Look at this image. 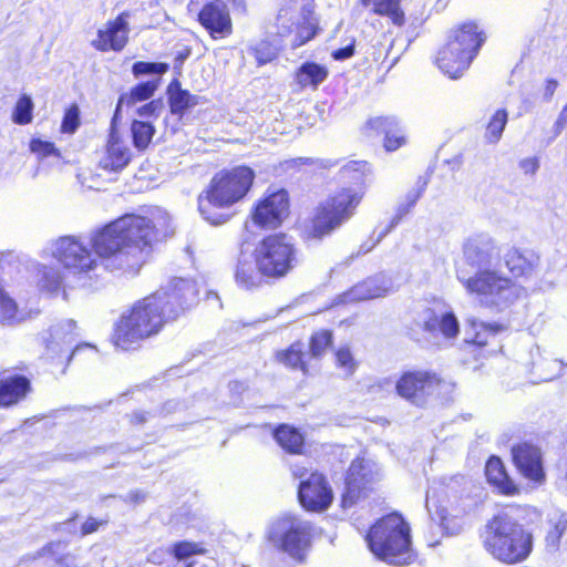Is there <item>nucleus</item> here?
<instances>
[{
    "instance_id": "nucleus-1",
    "label": "nucleus",
    "mask_w": 567,
    "mask_h": 567,
    "mask_svg": "<svg viewBox=\"0 0 567 567\" xmlns=\"http://www.w3.org/2000/svg\"><path fill=\"white\" fill-rule=\"evenodd\" d=\"M174 234L172 218L163 209L123 216L95 229L90 238L91 250L102 259L128 274H137L147 262L156 244Z\"/></svg>"
},
{
    "instance_id": "nucleus-2",
    "label": "nucleus",
    "mask_w": 567,
    "mask_h": 567,
    "mask_svg": "<svg viewBox=\"0 0 567 567\" xmlns=\"http://www.w3.org/2000/svg\"><path fill=\"white\" fill-rule=\"evenodd\" d=\"M187 291L184 282L171 284L135 300L113 323V347L123 352L141 350L189 310Z\"/></svg>"
},
{
    "instance_id": "nucleus-3",
    "label": "nucleus",
    "mask_w": 567,
    "mask_h": 567,
    "mask_svg": "<svg viewBox=\"0 0 567 567\" xmlns=\"http://www.w3.org/2000/svg\"><path fill=\"white\" fill-rule=\"evenodd\" d=\"M370 164L367 161H349L338 172L340 187L320 202L309 218L306 237L322 239L347 223L361 205L367 189Z\"/></svg>"
},
{
    "instance_id": "nucleus-4",
    "label": "nucleus",
    "mask_w": 567,
    "mask_h": 567,
    "mask_svg": "<svg viewBox=\"0 0 567 567\" xmlns=\"http://www.w3.org/2000/svg\"><path fill=\"white\" fill-rule=\"evenodd\" d=\"M299 248L295 239L284 231L269 233L256 244L251 257L239 258L234 269L236 284L254 289L264 281H278L288 277L299 265Z\"/></svg>"
},
{
    "instance_id": "nucleus-5",
    "label": "nucleus",
    "mask_w": 567,
    "mask_h": 567,
    "mask_svg": "<svg viewBox=\"0 0 567 567\" xmlns=\"http://www.w3.org/2000/svg\"><path fill=\"white\" fill-rule=\"evenodd\" d=\"M522 508L518 504H506L485 522L478 533L484 551L505 566L526 561L534 550L532 530L513 515Z\"/></svg>"
},
{
    "instance_id": "nucleus-6",
    "label": "nucleus",
    "mask_w": 567,
    "mask_h": 567,
    "mask_svg": "<svg viewBox=\"0 0 567 567\" xmlns=\"http://www.w3.org/2000/svg\"><path fill=\"white\" fill-rule=\"evenodd\" d=\"M364 540L371 554L389 565L406 566L416 558L411 526L398 511L377 518L367 529Z\"/></svg>"
},
{
    "instance_id": "nucleus-7",
    "label": "nucleus",
    "mask_w": 567,
    "mask_h": 567,
    "mask_svg": "<svg viewBox=\"0 0 567 567\" xmlns=\"http://www.w3.org/2000/svg\"><path fill=\"white\" fill-rule=\"evenodd\" d=\"M255 178V171L245 164L216 172L198 195L200 215L213 225L223 223L214 209H227L243 202L251 190Z\"/></svg>"
},
{
    "instance_id": "nucleus-8",
    "label": "nucleus",
    "mask_w": 567,
    "mask_h": 567,
    "mask_svg": "<svg viewBox=\"0 0 567 567\" xmlns=\"http://www.w3.org/2000/svg\"><path fill=\"white\" fill-rule=\"evenodd\" d=\"M453 389V382L432 370H406L395 382L396 394L417 406L430 398L446 396Z\"/></svg>"
},
{
    "instance_id": "nucleus-9",
    "label": "nucleus",
    "mask_w": 567,
    "mask_h": 567,
    "mask_svg": "<svg viewBox=\"0 0 567 567\" xmlns=\"http://www.w3.org/2000/svg\"><path fill=\"white\" fill-rule=\"evenodd\" d=\"M291 475L299 480L297 498L303 511L322 513L331 506L333 491L322 472L318 470L308 472L303 466H296L291 470Z\"/></svg>"
},
{
    "instance_id": "nucleus-10",
    "label": "nucleus",
    "mask_w": 567,
    "mask_h": 567,
    "mask_svg": "<svg viewBox=\"0 0 567 567\" xmlns=\"http://www.w3.org/2000/svg\"><path fill=\"white\" fill-rule=\"evenodd\" d=\"M377 482V473L371 468L369 461L363 456L354 457L343 476L341 508L348 509L368 499L375 491Z\"/></svg>"
},
{
    "instance_id": "nucleus-11",
    "label": "nucleus",
    "mask_w": 567,
    "mask_h": 567,
    "mask_svg": "<svg viewBox=\"0 0 567 567\" xmlns=\"http://www.w3.org/2000/svg\"><path fill=\"white\" fill-rule=\"evenodd\" d=\"M291 199L286 188L270 189L257 199L249 212L251 223L261 230H275L290 215Z\"/></svg>"
},
{
    "instance_id": "nucleus-12",
    "label": "nucleus",
    "mask_w": 567,
    "mask_h": 567,
    "mask_svg": "<svg viewBox=\"0 0 567 567\" xmlns=\"http://www.w3.org/2000/svg\"><path fill=\"white\" fill-rule=\"evenodd\" d=\"M29 367L21 362L0 370V409H11L25 402L33 393Z\"/></svg>"
},
{
    "instance_id": "nucleus-13",
    "label": "nucleus",
    "mask_w": 567,
    "mask_h": 567,
    "mask_svg": "<svg viewBox=\"0 0 567 567\" xmlns=\"http://www.w3.org/2000/svg\"><path fill=\"white\" fill-rule=\"evenodd\" d=\"M512 463L523 478L534 486L546 482L542 450L529 441H520L511 447Z\"/></svg>"
},
{
    "instance_id": "nucleus-14",
    "label": "nucleus",
    "mask_w": 567,
    "mask_h": 567,
    "mask_svg": "<svg viewBox=\"0 0 567 567\" xmlns=\"http://www.w3.org/2000/svg\"><path fill=\"white\" fill-rule=\"evenodd\" d=\"M54 257L66 269L75 274H87L97 266L92 256V250L74 236H63L58 239Z\"/></svg>"
},
{
    "instance_id": "nucleus-15",
    "label": "nucleus",
    "mask_w": 567,
    "mask_h": 567,
    "mask_svg": "<svg viewBox=\"0 0 567 567\" xmlns=\"http://www.w3.org/2000/svg\"><path fill=\"white\" fill-rule=\"evenodd\" d=\"M466 290L480 297L482 301L497 305L505 299L504 293L513 288L512 280L492 270H481L463 280Z\"/></svg>"
},
{
    "instance_id": "nucleus-16",
    "label": "nucleus",
    "mask_w": 567,
    "mask_h": 567,
    "mask_svg": "<svg viewBox=\"0 0 567 567\" xmlns=\"http://www.w3.org/2000/svg\"><path fill=\"white\" fill-rule=\"evenodd\" d=\"M284 522L286 529L280 536L279 549L302 564L311 546V526L296 516H287Z\"/></svg>"
},
{
    "instance_id": "nucleus-17",
    "label": "nucleus",
    "mask_w": 567,
    "mask_h": 567,
    "mask_svg": "<svg viewBox=\"0 0 567 567\" xmlns=\"http://www.w3.org/2000/svg\"><path fill=\"white\" fill-rule=\"evenodd\" d=\"M486 38L483 27L477 21L468 20L452 27L447 32L445 43L475 60Z\"/></svg>"
},
{
    "instance_id": "nucleus-18",
    "label": "nucleus",
    "mask_w": 567,
    "mask_h": 567,
    "mask_svg": "<svg viewBox=\"0 0 567 567\" xmlns=\"http://www.w3.org/2000/svg\"><path fill=\"white\" fill-rule=\"evenodd\" d=\"M197 21L213 40L228 38L234 32L230 12L219 0L204 3L197 12Z\"/></svg>"
},
{
    "instance_id": "nucleus-19",
    "label": "nucleus",
    "mask_w": 567,
    "mask_h": 567,
    "mask_svg": "<svg viewBox=\"0 0 567 567\" xmlns=\"http://www.w3.org/2000/svg\"><path fill=\"white\" fill-rule=\"evenodd\" d=\"M363 130L368 137L383 136V148L388 153L395 152L408 144L406 132L394 116L370 117L364 123Z\"/></svg>"
},
{
    "instance_id": "nucleus-20",
    "label": "nucleus",
    "mask_w": 567,
    "mask_h": 567,
    "mask_svg": "<svg viewBox=\"0 0 567 567\" xmlns=\"http://www.w3.org/2000/svg\"><path fill=\"white\" fill-rule=\"evenodd\" d=\"M128 17L130 13L123 11L114 19L106 21L104 27L97 30L96 38L91 41V45L99 52H121L130 39Z\"/></svg>"
},
{
    "instance_id": "nucleus-21",
    "label": "nucleus",
    "mask_w": 567,
    "mask_h": 567,
    "mask_svg": "<svg viewBox=\"0 0 567 567\" xmlns=\"http://www.w3.org/2000/svg\"><path fill=\"white\" fill-rule=\"evenodd\" d=\"M484 474L486 483L496 494L505 497H514L520 494V485L511 476L499 456L491 455L486 460Z\"/></svg>"
},
{
    "instance_id": "nucleus-22",
    "label": "nucleus",
    "mask_w": 567,
    "mask_h": 567,
    "mask_svg": "<svg viewBox=\"0 0 567 567\" xmlns=\"http://www.w3.org/2000/svg\"><path fill=\"white\" fill-rule=\"evenodd\" d=\"M133 154L117 135L114 127L109 134L103 155L99 159V168L106 173H121L131 163Z\"/></svg>"
},
{
    "instance_id": "nucleus-23",
    "label": "nucleus",
    "mask_w": 567,
    "mask_h": 567,
    "mask_svg": "<svg viewBox=\"0 0 567 567\" xmlns=\"http://www.w3.org/2000/svg\"><path fill=\"white\" fill-rule=\"evenodd\" d=\"M84 351L93 353L96 348L90 343H80L70 349L64 341L50 340L47 344L45 361L52 372L64 374L70 362Z\"/></svg>"
},
{
    "instance_id": "nucleus-24",
    "label": "nucleus",
    "mask_w": 567,
    "mask_h": 567,
    "mask_svg": "<svg viewBox=\"0 0 567 567\" xmlns=\"http://www.w3.org/2000/svg\"><path fill=\"white\" fill-rule=\"evenodd\" d=\"M474 60L466 56L461 50L445 42L437 49L433 63L449 79H461L470 69Z\"/></svg>"
},
{
    "instance_id": "nucleus-25",
    "label": "nucleus",
    "mask_w": 567,
    "mask_h": 567,
    "mask_svg": "<svg viewBox=\"0 0 567 567\" xmlns=\"http://www.w3.org/2000/svg\"><path fill=\"white\" fill-rule=\"evenodd\" d=\"M270 434L284 453L293 456L307 454V435L300 427L289 423H279L271 429Z\"/></svg>"
},
{
    "instance_id": "nucleus-26",
    "label": "nucleus",
    "mask_w": 567,
    "mask_h": 567,
    "mask_svg": "<svg viewBox=\"0 0 567 567\" xmlns=\"http://www.w3.org/2000/svg\"><path fill=\"white\" fill-rule=\"evenodd\" d=\"M540 257L533 249L512 247L504 255V264L513 278H528L539 266Z\"/></svg>"
},
{
    "instance_id": "nucleus-27",
    "label": "nucleus",
    "mask_w": 567,
    "mask_h": 567,
    "mask_svg": "<svg viewBox=\"0 0 567 567\" xmlns=\"http://www.w3.org/2000/svg\"><path fill=\"white\" fill-rule=\"evenodd\" d=\"M203 101L199 95L190 93L186 89H182L178 81H174L169 85L168 91V105L171 113L177 115L179 118L192 111Z\"/></svg>"
},
{
    "instance_id": "nucleus-28",
    "label": "nucleus",
    "mask_w": 567,
    "mask_h": 567,
    "mask_svg": "<svg viewBox=\"0 0 567 567\" xmlns=\"http://www.w3.org/2000/svg\"><path fill=\"white\" fill-rule=\"evenodd\" d=\"M364 8H371L373 14L386 17L398 28L404 27L406 22L401 0H360Z\"/></svg>"
},
{
    "instance_id": "nucleus-29",
    "label": "nucleus",
    "mask_w": 567,
    "mask_h": 567,
    "mask_svg": "<svg viewBox=\"0 0 567 567\" xmlns=\"http://www.w3.org/2000/svg\"><path fill=\"white\" fill-rule=\"evenodd\" d=\"M275 360L290 370L301 371L305 375L309 374L307 354L300 341H296L287 348L276 351Z\"/></svg>"
},
{
    "instance_id": "nucleus-30",
    "label": "nucleus",
    "mask_w": 567,
    "mask_h": 567,
    "mask_svg": "<svg viewBox=\"0 0 567 567\" xmlns=\"http://www.w3.org/2000/svg\"><path fill=\"white\" fill-rule=\"evenodd\" d=\"M328 70L321 64L312 61L302 63L296 71L295 79L301 87L317 89L328 78Z\"/></svg>"
},
{
    "instance_id": "nucleus-31",
    "label": "nucleus",
    "mask_w": 567,
    "mask_h": 567,
    "mask_svg": "<svg viewBox=\"0 0 567 567\" xmlns=\"http://www.w3.org/2000/svg\"><path fill=\"white\" fill-rule=\"evenodd\" d=\"M320 27L312 9L306 8L302 20L296 24V34L291 43L292 49L305 45L319 33Z\"/></svg>"
},
{
    "instance_id": "nucleus-32",
    "label": "nucleus",
    "mask_w": 567,
    "mask_h": 567,
    "mask_svg": "<svg viewBox=\"0 0 567 567\" xmlns=\"http://www.w3.org/2000/svg\"><path fill=\"white\" fill-rule=\"evenodd\" d=\"M158 86V81H145L133 86L127 93L120 96L116 110L122 105H134L151 99Z\"/></svg>"
},
{
    "instance_id": "nucleus-33",
    "label": "nucleus",
    "mask_w": 567,
    "mask_h": 567,
    "mask_svg": "<svg viewBox=\"0 0 567 567\" xmlns=\"http://www.w3.org/2000/svg\"><path fill=\"white\" fill-rule=\"evenodd\" d=\"M494 248V243L491 238L476 236L470 238L464 245V254L468 259L477 262H487L489 260L491 250Z\"/></svg>"
},
{
    "instance_id": "nucleus-34",
    "label": "nucleus",
    "mask_w": 567,
    "mask_h": 567,
    "mask_svg": "<svg viewBox=\"0 0 567 567\" xmlns=\"http://www.w3.org/2000/svg\"><path fill=\"white\" fill-rule=\"evenodd\" d=\"M429 184V177L419 176L415 188L406 193L404 202L399 204L395 210L394 219L400 221L405 217L412 208L415 206L417 200L423 196Z\"/></svg>"
},
{
    "instance_id": "nucleus-35",
    "label": "nucleus",
    "mask_w": 567,
    "mask_h": 567,
    "mask_svg": "<svg viewBox=\"0 0 567 567\" xmlns=\"http://www.w3.org/2000/svg\"><path fill=\"white\" fill-rule=\"evenodd\" d=\"M23 319L17 302L0 286V323L10 326Z\"/></svg>"
},
{
    "instance_id": "nucleus-36",
    "label": "nucleus",
    "mask_w": 567,
    "mask_h": 567,
    "mask_svg": "<svg viewBox=\"0 0 567 567\" xmlns=\"http://www.w3.org/2000/svg\"><path fill=\"white\" fill-rule=\"evenodd\" d=\"M508 121V113L505 109L496 110L489 117L486 126L484 137L488 143H497L505 130Z\"/></svg>"
},
{
    "instance_id": "nucleus-37",
    "label": "nucleus",
    "mask_w": 567,
    "mask_h": 567,
    "mask_svg": "<svg viewBox=\"0 0 567 567\" xmlns=\"http://www.w3.org/2000/svg\"><path fill=\"white\" fill-rule=\"evenodd\" d=\"M133 145L144 151L151 144L155 134V127L147 122L134 120L131 124Z\"/></svg>"
},
{
    "instance_id": "nucleus-38",
    "label": "nucleus",
    "mask_w": 567,
    "mask_h": 567,
    "mask_svg": "<svg viewBox=\"0 0 567 567\" xmlns=\"http://www.w3.org/2000/svg\"><path fill=\"white\" fill-rule=\"evenodd\" d=\"M333 343V333L329 329L315 331L309 338V352L313 358H321Z\"/></svg>"
},
{
    "instance_id": "nucleus-39",
    "label": "nucleus",
    "mask_w": 567,
    "mask_h": 567,
    "mask_svg": "<svg viewBox=\"0 0 567 567\" xmlns=\"http://www.w3.org/2000/svg\"><path fill=\"white\" fill-rule=\"evenodd\" d=\"M168 551L177 560H184L192 556L207 554V549L205 548L203 543H196L190 540L176 542L169 547Z\"/></svg>"
},
{
    "instance_id": "nucleus-40",
    "label": "nucleus",
    "mask_w": 567,
    "mask_h": 567,
    "mask_svg": "<svg viewBox=\"0 0 567 567\" xmlns=\"http://www.w3.org/2000/svg\"><path fill=\"white\" fill-rule=\"evenodd\" d=\"M250 53L255 58L258 66L268 64L278 58V48L269 40H261L250 48Z\"/></svg>"
},
{
    "instance_id": "nucleus-41",
    "label": "nucleus",
    "mask_w": 567,
    "mask_h": 567,
    "mask_svg": "<svg viewBox=\"0 0 567 567\" xmlns=\"http://www.w3.org/2000/svg\"><path fill=\"white\" fill-rule=\"evenodd\" d=\"M33 120V102L27 94L19 96L13 111L12 121L18 125L30 124Z\"/></svg>"
},
{
    "instance_id": "nucleus-42",
    "label": "nucleus",
    "mask_w": 567,
    "mask_h": 567,
    "mask_svg": "<svg viewBox=\"0 0 567 567\" xmlns=\"http://www.w3.org/2000/svg\"><path fill=\"white\" fill-rule=\"evenodd\" d=\"M503 330V326L498 323H483L474 332L473 337L466 342L476 347L484 348L489 343V337L496 336Z\"/></svg>"
},
{
    "instance_id": "nucleus-43",
    "label": "nucleus",
    "mask_w": 567,
    "mask_h": 567,
    "mask_svg": "<svg viewBox=\"0 0 567 567\" xmlns=\"http://www.w3.org/2000/svg\"><path fill=\"white\" fill-rule=\"evenodd\" d=\"M30 151L38 157L44 159L47 157H61V151L51 141H44L39 137H33L29 142Z\"/></svg>"
},
{
    "instance_id": "nucleus-44",
    "label": "nucleus",
    "mask_w": 567,
    "mask_h": 567,
    "mask_svg": "<svg viewBox=\"0 0 567 567\" xmlns=\"http://www.w3.org/2000/svg\"><path fill=\"white\" fill-rule=\"evenodd\" d=\"M80 125L81 120L79 105L76 103H72L64 110L60 132L62 134H74Z\"/></svg>"
},
{
    "instance_id": "nucleus-45",
    "label": "nucleus",
    "mask_w": 567,
    "mask_h": 567,
    "mask_svg": "<svg viewBox=\"0 0 567 567\" xmlns=\"http://www.w3.org/2000/svg\"><path fill=\"white\" fill-rule=\"evenodd\" d=\"M169 70V65L164 62H145L137 61L132 65V73L138 78L145 74H165Z\"/></svg>"
},
{
    "instance_id": "nucleus-46",
    "label": "nucleus",
    "mask_w": 567,
    "mask_h": 567,
    "mask_svg": "<svg viewBox=\"0 0 567 567\" xmlns=\"http://www.w3.org/2000/svg\"><path fill=\"white\" fill-rule=\"evenodd\" d=\"M337 367L348 373H353L357 368V362L347 346L340 347L334 352Z\"/></svg>"
},
{
    "instance_id": "nucleus-47",
    "label": "nucleus",
    "mask_w": 567,
    "mask_h": 567,
    "mask_svg": "<svg viewBox=\"0 0 567 567\" xmlns=\"http://www.w3.org/2000/svg\"><path fill=\"white\" fill-rule=\"evenodd\" d=\"M458 331L457 319L452 312L441 315V333L445 338H455Z\"/></svg>"
},
{
    "instance_id": "nucleus-48",
    "label": "nucleus",
    "mask_w": 567,
    "mask_h": 567,
    "mask_svg": "<svg viewBox=\"0 0 567 567\" xmlns=\"http://www.w3.org/2000/svg\"><path fill=\"white\" fill-rule=\"evenodd\" d=\"M43 285L48 290H58L62 286V277L52 268H44L42 274Z\"/></svg>"
},
{
    "instance_id": "nucleus-49",
    "label": "nucleus",
    "mask_w": 567,
    "mask_h": 567,
    "mask_svg": "<svg viewBox=\"0 0 567 567\" xmlns=\"http://www.w3.org/2000/svg\"><path fill=\"white\" fill-rule=\"evenodd\" d=\"M355 41L352 40L348 45L332 51L331 56L333 60L342 61L354 55Z\"/></svg>"
},
{
    "instance_id": "nucleus-50",
    "label": "nucleus",
    "mask_w": 567,
    "mask_h": 567,
    "mask_svg": "<svg viewBox=\"0 0 567 567\" xmlns=\"http://www.w3.org/2000/svg\"><path fill=\"white\" fill-rule=\"evenodd\" d=\"M107 520H97L93 517H87L85 522L81 525V535L93 534L99 530V528L105 525Z\"/></svg>"
},
{
    "instance_id": "nucleus-51",
    "label": "nucleus",
    "mask_w": 567,
    "mask_h": 567,
    "mask_svg": "<svg viewBox=\"0 0 567 567\" xmlns=\"http://www.w3.org/2000/svg\"><path fill=\"white\" fill-rule=\"evenodd\" d=\"M423 330L435 333H441V315H431L424 322H423Z\"/></svg>"
},
{
    "instance_id": "nucleus-52",
    "label": "nucleus",
    "mask_w": 567,
    "mask_h": 567,
    "mask_svg": "<svg viewBox=\"0 0 567 567\" xmlns=\"http://www.w3.org/2000/svg\"><path fill=\"white\" fill-rule=\"evenodd\" d=\"M520 167L525 173L534 174L538 168V159L536 157H528L520 162Z\"/></svg>"
},
{
    "instance_id": "nucleus-53",
    "label": "nucleus",
    "mask_w": 567,
    "mask_h": 567,
    "mask_svg": "<svg viewBox=\"0 0 567 567\" xmlns=\"http://www.w3.org/2000/svg\"><path fill=\"white\" fill-rule=\"evenodd\" d=\"M313 164V159L309 157H296L287 161V166L290 168H299L301 166H309Z\"/></svg>"
},
{
    "instance_id": "nucleus-54",
    "label": "nucleus",
    "mask_w": 567,
    "mask_h": 567,
    "mask_svg": "<svg viewBox=\"0 0 567 567\" xmlns=\"http://www.w3.org/2000/svg\"><path fill=\"white\" fill-rule=\"evenodd\" d=\"M128 420L133 425H140L146 422L147 416L145 412L135 411L128 415Z\"/></svg>"
},
{
    "instance_id": "nucleus-55",
    "label": "nucleus",
    "mask_w": 567,
    "mask_h": 567,
    "mask_svg": "<svg viewBox=\"0 0 567 567\" xmlns=\"http://www.w3.org/2000/svg\"><path fill=\"white\" fill-rule=\"evenodd\" d=\"M565 530V524L560 522L556 523L554 529L548 534L547 538H551L553 540H558L561 534Z\"/></svg>"
},
{
    "instance_id": "nucleus-56",
    "label": "nucleus",
    "mask_w": 567,
    "mask_h": 567,
    "mask_svg": "<svg viewBox=\"0 0 567 567\" xmlns=\"http://www.w3.org/2000/svg\"><path fill=\"white\" fill-rule=\"evenodd\" d=\"M233 9L235 11H238V12H241V13H246L247 12V2L246 0H227Z\"/></svg>"
},
{
    "instance_id": "nucleus-57",
    "label": "nucleus",
    "mask_w": 567,
    "mask_h": 567,
    "mask_svg": "<svg viewBox=\"0 0 567 567\" xmlns=\"http://www.w3.org/2000/svg\"><path fill=\"white\" fill-rule=\"evenodd\" d=\"M190 51L189 50H185V51H182V52H178L176 58H175V68L181 70L183 64H184V61L188 58Z\"/></svg>"
},
{
    "instance_id": "nucleus-58",
    "label": "nucleus",
    "mask_w": 567,
    "mask_h": 567,
    "mask_svg": "<svg viewBox=\"0 0 567 567\" xmlns=\"http://www.w3.org/2000/svg\"><path fill=\"white\" fill-rule=\"evenodd\" d=\"M557 85H558V82L555 79L546 80V82H545V90H546L547 96H551L553 95V93L555 92Z\"/></svg>"
},
{
    "instance_id": "nucleus-59",
    "label": "nucleus",
    "mask_w": 567,
    "mask_h": 567,
    "mask_svg": "<svg viewBox=\"0 0 567 567\" xmlns=\"http://www.w3.org/2000/svg\"><path fill=\"white\" fill-rule=\"evenodd\" d=\"M154 111H155V104H154V102H150V103H147V104L143 105V106L138 110V113H140L141 115H151V114H153V113H154Z\"/></svg>"
},
{
    "instance_id": "nucleus-60",
    "label": "nucleus",
    "mask_w": 567,
    "mask_h": 567,
    "mask_svg": "<svg viewBox=\"0 0 567 567\" xmlns=\"http://www.w3.org/2000/svg\"><path fill=\"white\" fill-rule=\"evenodd\" d=\"M450 163H453V164H455L457 166H461L462 165V158L461 157H455Z\"/></svg>"
},
{
    "instance_id": "nucleus-61",
    "label": "nucleus",
    "mask_w": 567,
    "mask_h": 567,
    "mask_svg": "<svg viewBox=\"0 0 567 567\" xmlns=\"http://www.w3.org/2000/svg\"><path fill=\"white\" fill-rule=\"evenodd\" d=\"M184 567H194L193 563H187Z\"/></svg>"
},
{
    "instance_id": "nucleus-62",
    "label": "nucleus",
    "mask_w": 567,
    "mask_h": 567,
    "mask_svg": "<svg viewBox=\"0 0 567 567\" xmlns=\"http://www.w3.org/2000/svg\"><path fill=\"white\" fill-rule=\"evenodd\" d=\"M196 3H197V0H190L189 6H194V4H196Z\"/></svg>"
}]
</instances>
